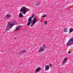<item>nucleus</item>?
<instances>
[{
    "mask_svg": "<svg viewBox=\"0 0 73 73\" xmlns=\"http://www.w3.org/2000/svg\"><path fill=\"white\" fill-rule=\"evenodd\" d=\"M64 32H68V29L65 28L64 30Z\"/></svg>",
    "mask_w": 73,
    "mask_h": 73,
    "instance_id": "ddd939ff",
    "label": "nucleus"
},
{
    "mask_svg": "<svg viewBox=\"0 0 73 73\" xmlns=\"http://www.w3.org/2000/svg\"><path fill=\"white\" fill-rule=\"evenodd\" d=\"M67 60V58H66L64 59V60L63 62V64H64V63L66 62V61Z\"/></svg>",
    "mask_w": 73,
    "mask_h": 73,
    "instance_id": "9d476101",
    "label": "nucleus"
},
{
    "mask_svg": "<svg viewBox=\"0 0 73 73\" xmlns=\"http://www.w3.org/2000/svg\"><path fill=\"white\" fill-rule=\"evenodd\" d=\"M20 26H19L16 27V30H19V29H20Z\"/></svg>",
    "mask_w": 73,
    "mask_h": 73,
    "instance_id": "f8f14e48",
    "label": "nucleus"
},
{
    "mask_svg": "<svg viewBox=\"0 0 73 73\" xmlns=\"http://www.w3.org/2000/svg\"><path fill=\"white\" fill-rule=\"evenodd\" d=\"M22 13H20L19 15H22Z\"/></svg>",
    "mask_w": 73,
    "mask_h": 73,
    "instance_id": "5701e85b",
    "label": "nucleus"
},
{
    "mask_svg": "<svg viewBox=\"0 0 73 73\" xmlns=\"http://www.w3.org/2000/svg\"><path fill=\"white\" fill-rule=\"evenodd\" d=\"M44 48L41 47L40 48L39 51L40 52H43V51H44Z\"/></svg>",
    "mask_w": 73,
    "mask_h": 73,
    "instance_id": "1a4fd4ad",
    "label": "nucleus"
},
{
    "mask_svg": "<svg viewBox=\"0 0 73 73\" xmlns=\"http://www.w3.org/2000/svg\"><path fill=\"white\" fill-rule=\"evenodd\" d=\"M73 28H71L70 29V32L71 33L72 32H73Z\"/></svg>",
    "mask_w": 73,
    "mask_h": 73,
    "instance_id": "4468645a",
    "label": "nucleus"
},
{
    "mask_svg": "<svg viewBox=\"0 0 73 73\" xmlns=\"http://www.w3.org/2000/svg\"><path fill=\"white\" fill-rule=\"evenodd\" d=\"M49 66L48 65L46 66L45 68V70H49Z\"/></svg>",
    "mask_w": 73,
    "mask_h": 73,
    "instance_id": "0eeeda50",
    "label": "nucleus"
},
{
    "mask_svg": "<svg viewBox=\"0 0 73 73\" xmlns=\"http://www.w3.org/2000/svg\"><path fill=\"white\" fill-rule=\"evenodd\" d=\"M6 17L7 19H9L11 17V15L10 14H7L6 16Z\"/></svg>",
    "mask_w": 73,
    "mask_h": 73,
    "instance_id": "423d86ee",
    "label": "nucleus"
},
{
    "mask_svg": "<svg viewBox=\"0 0 73 73\" xmlns=\"http://www.w3.org/2000/svg\"><path fill=\"white\" fill-rule=\"evenodd\" d=\"M29 10H28L27 9L25 8V7H23L22 9L20 10L21 12H23V13L24 15H25V13H26V12H27L28 11H29Z\"/></svg>",
    "mask_w": 73,
    "mask_h": 73,
    "instance_id": "f03ea898",
    "label": "nucleus"
},
{
    "mask_svg": "<svg viewBox=\"0 0 73 73\" xmlns=\"http://www.w3.org/2000/svg\"><path fill=\"white\" fill-rule=\"evenodd\" d=\"M37 21V19H33V21H31V27H32L34 25V24H35V23H36Z\"/></svg>",
    "mask_w": 73,
    "mask_h": 73,
    "instance_id": "39448f33",
    "label": "nucleus"
},
{
    "mask_svg": "<svg viewBox=\"0 0 73 73\" xmlns=\"http://www.w3.org/2000/svg\"><path fill=\"white\" fill-rule=\"evenodd\" d=\"M41 68L40 67H38L37 69H36V72H37V71H40Z\"/></svg>",
    "mask_w": 73,
    "mask_h": 73,
    "instance_id": "6e6552de",
    "label": "nucleus"
},
{
    "mask_svg": "<svg viewBox=\"0 0 73 73\" xmlns=\"http://www.w3.org/2000/svg\"><path fill=\"white\" fill-rule=\"evenodd\" d=\"M50 66H51V67H52V64H50Z\"/></svg>",
    "mask_w": 73,
    "mask_h": 73,
    "instance_id": "4be33fe9",
    "label": "nucleus"
},
{
    "mask_svg": "<svg viewBox=\"0 0 73 73\" xmlns=\"http://www.w3.org/2000/svg\"><path fill=\"white\" fill-rule=\"evenodd\" d=\"M73 44V38H71L67 43L66 45L67 46H69L70 45V44Z\"/></svg>",
    "mask_w": 73,
    "mask_h": 73,
    "instance_id": "20e7f679",
    "label": "nucleus"
},
{
    "mask_svg": "<svg viewBox=\"0 0 73 73\" xmlns=\"http://www.w3.org/2000/svg\"><path fill=\"white\" fill-rule=\"evenodd\" d=\"M16 22L15 21L11 22H10L8 24L7 28L8 29H10V28H11L12 26H14V25H16Z\"/></svg>",
    "mask_w": 73,
    "mask_h": 73,
    "instance_id": "f257e3e1",
    "label": "nucleus"
},
{
    "mask_svg": "<svg viewBox=\"0 0 73 73\" xmlns=\"http://www.w3.org/2000/svg\"><path fill=\"white\" fill-rule=\"evenodd\" d=\"M19 17H23V15H19Z\"/></svg>",
    "mask_w": 73,
    "mask_h": 73,
    "instance_id": "2eb2a0df",
    "label": "nucleus"
},
{
    "mask_svg": "<svg viewBox=\"0 0 73 73\" xmlns=\"http://www.w3.org/2000/svg\"><path fill=\"white\" fill-rule=\"evenodd\" d=\"M44 24H45V25H46V24H47V22H46V21H45Z\"/></svg>",
    "mask_w": 73,
    "mask_h": 73,
    "instance_id": "dca6fc26",
    "label": "nucleus"
},
{
    "mask_svg": "<svg viewBox=\"0 0 73 73\" xmlns=\"http://www.w3.org/2000/svg\"><path fill=\"white\" fill-rule=\"evenodd\" d=\"M40 3H39V4H38V5L36 4V6H37V5H40Z\"/></svg>",
    "mask_w": 73,
    "mask_h": 73,
    "instance_id": "aec40b11",
    "label": "nucleus"
},
{
    "mask_svg": "<svg viewBox=\"0 0 73 73\" xmlns=\"http://www.w3.org/2000/svg\"><path fill=\"white\" fill-rule=\"evenodd\" d=\"M21 52L22 53H25L26 52V51L25 50H22L21 51Z\"/></svg>",
    "mask_w": 73,
    "mask_h": 73,
    "instance_id": "9b49d317",
    "label": "nucleus"
},
{
    "mask_svg": "<svg viewBox=\"0 0 73 73\" xmlns=\"http://www.w3.org/2000/svg\"><path fill=\"white\" fill-rule=\"evenodd\" d=\"M69 7H67V9H69Z\"/></svg>",
    "mask_w": 73,
    "mask_h": 73,
    "instance_id": "b1692460",
    "label": "nucleus"
},
{
    "mask_svg": "<svg viewBox=\"0 0 73 73\" xmlns=\"http://www.w3.org/2000/svg\"><path fill=\"white\" fill-rule=\"evenodd\" d=\"M15 39H16V38L15 37Z\"/></svg>",
    "mask_w": 73,
    "mask_h": 73,
    "instance_id": "393cba45",
    "label": "nucleus"
},
{
    "mask_svg": "<svg viewBox=\"0 0 73 73\" xmlns=\"http://www.w3.org/2000/svg\"><path fill=\"white\" fill-rule=\"evenodd\" d=\"M27 9V11H29V9Z\"/></svg>",
    "mask_w": 73,
    "mask_h": 73,
    "instance_id": "412c9836",
    "label": "nucleus"
},
{
    "mask_svg": "<svg viewBox=\"0 0 73 73\" xmlns=\"http://www.w3.org/2000/svg\"><path fill=\"white\" fill-rule=\"evenodd\" d=\"M44 17H46V14H45L44 15Z\"/></svg>",
    "mask_w": 73,
    "mask_h": 73,
    "instance_id": "6ab92c4d",
    "label": "nucleus"
},
{
    "mask_svg": "<svg viewBox=\"0 0 73 73\" xmlns=\"http://www.w3.org/2000/svg\"><path fill=\"white\" fill-rule=\"evenodd\" d=\"M36 73V72H35V73Z\"/></svg>",
    "mask_w": 73,
    "mask_h": 73,
    "instance_id": "a878e982",
    "label": "nucleus"
},
{
    "mask_svg": "<svg viewBox=\"0 0 73 73\" xmlns=\"http://www.w3.org/2000/svg\"><path fill=\"white\" fill-rule=\"evenodd\" d=\"M68 54H70V51H69L68 52Z\"/></svg>",
    "mask_w": 73,
    "mask_h": 73,
    "instance_id": "a211bd4d",
    "label": "nucleus"
},
{
    "mask_svg": "<svg viewBox=\"0 0 73 73\" xmlns=\"http://www.w3.org/2000/svg\"><path fill=\"white\" fill-rule=\"evenodd\" d=\"M34 17V14H33L31 17H29L28 19V21H29V22H28L27 23V25L28 26L30 24H31V23H32V18H33Z\"/></svg>",
    "mask_w": 73,
    "mask_h": 73,
    "instance_id": "7ed1b4c3",
    "label": "nucleus"
},
{
    "mask_svg": "<svg viewBox=\"0 0 73 73\" xmlns=\"http://www.w3.org/2000/svg\"><path fill=\"white\" fill-rule=\"evenodd\" d=\"M43 48H45V45H43Z\"/></svg>",
    "mask_w": 73,
    "mask_h": 73,
    "instance_id": "f3484780",
    "label": "nucleus"
}]
</instances>
